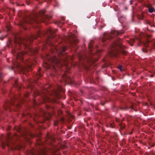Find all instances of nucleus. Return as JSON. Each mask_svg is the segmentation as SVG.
Wrapping results in <instances>:
<instances>
[{
    "mask_svg": "<svg viewBox=\"0 0 155 155\" xmlns=\"http://www.w3.org/2000/svg\"><path fill=\"white\" fill-rule=\"evenodd\" d=\"M25 52H15V54L16 55V58L18 59H19L20 60H21L23 58L22 56L24 54H25ZM14 54L15 53H14Z\"/></svg>",
    "mask_w": 155,
    "mask_h": 155,
    "instance_id": "obj_1",
    "label": "nucleus"
},
{
    "mask_svg": "<svg viewBox=\"0 0 155 155\" xmlns=\"http://www.w3.org/2000/svg\"><path fill=\"white\" fill-rule=\"evenodd\" d=\"M114 47H119V48H120L121 50V52L124 54H126V51L125 50H124L123 49V48H124V45H121V43H115L114 45L113 46Z\"/></svg>",
    "mask_w": 155,
    "mask_h": 155,
    "instance_id": "obj_2",
    "label": "nucleus"
},
{
    "mask_svg": "<svg viewBox=\"0 0 155 155\" xmlns=\"http://www.w3.org/2000/svg\"><path fill=\"white\" fill-rule=\"evenodd\" d=\"M48 60L49 61H51L52 62L55 64H58L60 62V61L55 57L51 59L50 58Z\"/></svg>",
    "mask_w": 155,
    "mask_h": 155,
    "instance_id": "obj_3",
    "label": "nucleus"
},
{
    "mask_svg": "<svg viewBox=\"0 0 155 155\" xmlns=\"http://www.w3.org/2000/svg\"><path fill=\"white\" fill-rule=\"evenodd\" d=\"M111 33L112 35H117L119 34V32L116 31H113L111 32Z\"/></svg>",
    "mask_w": 155,
    "mask_h": 155,
    "instance_id": "obj_4",
    "label": "nucleus"
},
{
    "mask_svg": "<svg viewBox=\"0 0 155 155\" xmlns=\"http://www.w3.org/2000/svg\"><path fill=\"white\" fill-rule=\"evenodd\" d=\"M66 49V48L65 47H63L62 48V49L61 51L60 52H59V53H63V52H64L65 51Z\"/></svg>",
    "mask_w": 155,
    "mask_h": 155,
    "instance_id": "obj_5",
    "label": "nucleus"
},
{
    "mask_svg": "<svg viewBox=\"0 0 155 155\" xmlns=\"http://www.w3.org/2000/svg\"><path fill=\"white\" fill-rule=\"evenodd\" d=\"M154 9L153 8H150L149 9V11L150 12L152 13L153 12Z\"/></svg>",
    "mask_w": 155,
    "mask_h": 155,
    "instance_id": "obj_6",
    "label": "nucleus"
},
{
    "mask_svg": "<svg viewBox=\"0 0 155 155\" xmlns=\"http://www.w3.org/2000/svg\"><path fill=\"white\" fill-rule=\"evenodd\" d=\"M15 64L17 67H20V68H21V67L20 66V65H19L18 62H16V63H14Z\"/></svg>",
    "mask_w": 155,
    "mask_h": 155,
    "instance_id": "obj_7",
    "label": "nucleus"
},
{
    "mask_svg": "<svg viewBox=\"0 0 155 155\" xmlns=\"http://www.w3.org/2000/svg\"><path fill=\"white\" fill-rule=\"evenodd\" d=\"M118 68L120 71H123L122 69V66L121 65L119 66Z\"/></svg>",
    "mask_w": 155,
    "mask_h": 155,
    "instance_id": "obj_8",
    "label": "nucleus"
},
{
    "mask_svg": "<svg viewBox=\"0 0 155 155\" xmlns=\"http://www.w3.org/2000/svg\"><path fill=\"white\" fill-rule=\"evenodd\" d=\"M45 10H42L41 12V13H42V14H44V13H45Z\"/></svg>",
    "mask_w": 155,
    "mask_h": 155,
    "instance_id": "obj_9",
    "label": "nucleus"
},
{
    "mask_svg": "<svg viewBox=\"0 0 155 155\" xmlns=\"http://www.w3.org/2000/svg\"><path fill=\"white\" fill-rule=\"evenodd\" d=\"M134 39H132L131 40V42H134Z\"/></svg>",
    "mask_w": 155,
    "mask_h": 155,
    "instance_id": "obj_10",
    "label": "nucleus"
},
{
    "mask_svg": "<svg viewBox=\"0 0 155 155\" xmlns=\"http://www.w3.org/2000/svg\"><path fill=\"white\" fill-rule=\"evenodd\" d=\"M28 62H27V63H26V66H28Z\"/></svg>",
    "mask_w": 155,
    "mask_h": 155,
    "instance_id": "obj_11",
    "label": "nucleus"
},
{
    "mask_svg": "<svg viewBox=\"0 0 155 155\" xmlns=\"http://www.w3.org/2000/svg\"><path fill=\"white\" fill-rule=\"evenodd\" d=\"M131 108L133 110H134V108L133 107V106H131Z\"/></svg>",
    "mask_w": 155,
    "mask_h": 155,
    "instance_id": "obj_12",
    "label": "nucleus"
},
{
    "mask_svg": "<svg viewBox=\"0 0 155 155\" xmlns=\"http://www.w3.org/2000/svg\"><path fill=\"white\" fill-rule=\"evenodd\" d=\"M129 44L131 45L132 46L133 45V44L131 43V42H130Z\"/></svg>",
    "mask_w": 155,
    "mask_h": 155,
    "instance_id": "obj_13",
    "label": "nucleus"
},
{
    "mask_svg": "<svg viewBox=\"0 0 155 155\" xmlns=\"http://www.w3.org/2000/svg\"><path fill=\"white\" fill-rule=\"evenodd\" d=\"M102 40L103 41H105V40H104V38L102 39Z\"/></svg>",
    "mask_w": 155,
    "mask_h": 155,
    "instance_id": "obj_14",
    "label": "nucleus"
},
{
    "mask_svg": "<svg viewBox=\"0 0 155 155\" xmlns=\"http://www.w3.org/2000/svg\"><path fill=\"white\" fill-rule=\"evenodd\" d=\"M28 22V23H30V24H31V23H30V22Z\"/></svg>",
    "mask_w": 155,
    "mask_h": 155,
    "instance_id": "obj_15",
    "label": "nucleus"
},
{
    "mask_svg": "<svg viewBox=\"0 0 155 155\" xmlns=\"http://www.w3.org/2000/svg\"><path fill=\"white\" fill-rule=\"evenodd\" d=\"M2 147L3 148H4V147L3 145H2Z\"/></svg>",
    "mask_w": 155,
    "mask_h": 155,
    "instance_id": "obj_16",
    "label": "nucleus"
},
{
    "mask_svg": "<svg viewBox=\"0 0 155 155\" xmlns=\"http://www.w3.org/2000/svg\"><path fill=\"white\" fill-rule=\"evenodd\" d=\"M1 74H0V77L1 76Z\"/></svg>",
    "mask_w": 155,
    "mask_h": 155,
    "instance_id": "obj_17",
    "label": "nucleus"
},
{
    "mask_svg": "<svg viewBox=\"0 0 155 155\" xmlns=\"http://www.w3.org/2000/svg\"><path fill=\"white\" fill-rule=\"evenodd\" d=\"M52 152L53 153L54 152V151H52Z\"/></svg>",
    "mask_w": 155,
    "mask_h": 155,
    "instance_id": "obj_18",
    "label": "nucleus"
}]
</instances>
